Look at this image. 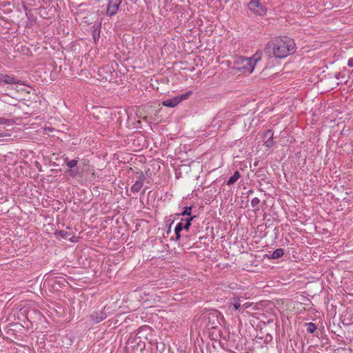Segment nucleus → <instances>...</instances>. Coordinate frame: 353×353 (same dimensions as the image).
Masks as SVG:
<instances>
[{
    "label": "nucleus",
    "mask_w": 353,
    "mask_h": 353,
    "mask_svg": "<svg viewBox=\"0 0 353 353\" xmlns=\"http://www.w3.org/2000/svg\"><path fill=\"white\" fill-rule=\"evenodd\" d=\"M268 49L274 57L283 59L295 52L296 44L292 39L283 37L269 43Z\"/></svg>",
    "instance_id": "1"
},
{
    "label": "nucleus",
    "mask_w": 353,
    "mask_h": 353,
    "mask_svg": "<svg viewBox=\"0 0 353 353\" xmlns=\"http://www.w3.org/2000/svg\"><path fill=\"white\" fill-rule=\"evenodd\" d=\"M259 59L260 58L256 56L252 57H236L234 61V68L239 71H243L251 74Z\"/></svg>",
    "instance_id": "2"
},
{
    "label": "nucleus",
    "mask_w": 353,
    "mask_h": 353,
    "mask_svg": "<svg viewBox=\"0 0 353 353\" xmlns=\"http://www.w3.org/2000/svg\"><path fill=\"white\" fill-rule=\"evenodd\" d=\"M248 9L259 16H263L267 12V8L264 5V0H251L248 3Z\"/></svg>",
    "instance_id": "3"
},
{
    "label": "nucleus",
    "mask_w": 353,
    "mask_h": 353,
    "mask_svg": "<svg viewBox=\"0 0 353 353\" xmlns=\"http://www.w3.org/2000/svg\"><path fill=\"white\" fill-rule=\"evenodd\" d=\"M192 91H188L184 94L163 101L162 104L165 107L174 108L181 101L187 99L192 94Z\"/></svg>",
    "instance_id": "4"
},
{
    "label": "nucleus",
    "mask_w": 353,
    "mask_h": 353,
    "mask_svg": "<svg viewBox=\"0 0 353 353\" xmlns=\"http://www.w3.org/2000/svg\"><path fill=\"white\" fill-rule=\"evenodd\" d=\"M243 298L241 296H234L228 299L227 307L228 311L233 314L237 311H241V305L243 302Z\"/></svg>",
    "instance_id": "5"
},
{
    "label": "nucleus",
    "mask_w": 353,
    "mask_h": 353,
    "mask_svg": "<svg viewBox=\"0 0 353 353\" xmlns=\"http://www.w3.org/2000/svg\"><path fill=\"white\" fill-rule=\"evenodd\" d=\"M121 3V0H109L106 11L107 15L110 17L115 15L119 10Z\"/></svg>",
    "instance_id": "6"
},
{
    "label": "nucleus",
    "mask_w": 353,
    "mask_h": 353,
    "mask_svg": "<svg viewBox=\"0 0 353 353\" xmlns=\"http://www.w3.org/2000/svg\"><path fill=\"white\" fill-rule=\"evenodd\" d=\"M3 84L23 85V83L21 81L17 79L13 76L0 73V85Z\"/></svg>",
    "instance_id": "7"
},
{
    "label": "nucleus",
    "mask_w": 353,
    "mask_h": 353,
    "mask_svg": "<svg viewBox=\"0 0 353 353\" xmlns=\"http://www.w3.org/2000/svg\"><path fill=\"white\" fill-rule=\"evenodd\" d=\"M106 318V314L103 311L93 312L90 315V319L93 323H99Z\"/></svg>",
    "instance_id": "8"
},
{
    "label": "nucleus",
    "mask_w": 353,
    "mask_h": 353,
    "mask_svg": "<svg viewBox=\"0 0 353 353\" xmlns=\"http://www.w3.org/2000/svg\"><path fill=\"white\" fill-rule=\"evenodd\" d=\"M143 176L140 175L139 179L131 186V191L133 192H138L143 187Z\"/></svg>",
    "instance_id": "9"
},
{
    "label": "nucleus",
    "mask_w": 353,
    "mask_h": 353,
    "mask_svg": "<svg viewBox=\"0 0 353 353\" xmlns=\"http://www.w3.org/2000/svg\"><path fill=\"white\" fill-rule=\"evenodd\" d=\"M265 136H269V138L267 141H265L264 143V145L268 148H270L271 147L273 146L274 145V141H273V133L272 132L271 130H267L265 134Z\"/></svg>",
    "instance_id": "10"
},
{
    "label": "nucleus",
    "mask_w": 353,
    "mask_h": 353,
    "mask_svg": "<svg viewBox=\"0 0 353 353\" xmlns=\"http://www.w3.org/2000/svg\"><path fill=\"white\" fill-rule=\"evenodd\" d=\"M66 161V165L70 168V169H72L73 168H74L77 163H78V159H72V160H68V159H65ZM69 174L71 176H74V172L72 170H69Z\"/></svg>",
    "instance_id": "11"
},
{
    "label": "nucleus",
    "mask_w": 353,
    "mask_h": 353,
    "mask_svg": "<svg viewBox=\"0 0 353 353\" xmlns=\"http://www.w3.org/2000/svg\"><path fill=\"white\" fill-rule=\"evenodd\" d=\"M241 174L239 171H236L234 174L230 177V179L227 181L228 185H233L234 183L237 181V180L240 178Z\"/></svg>",
    "instance_id": "12"
},
{
    "label": "nucleus",
    "mask_w": 353,
    "mask_h": 353,
    "mask_svg": "<svg viewBox=\"0 0 353 353\" xmlns=\"http://www.w3.org/2000/svg\"><path fill=\"white\" fill-rule=\"evenodd\" d=\"M283 250L281 248H278L272 252L271 258L274 259H279L283 255Z\"/></svg>",
    "instance_id": "13"
},
{
    "label": "nucleus",
    "mask_w": 353,
    "mask_h": 353,
    "mask_svg": "<svg viewBox=\"0 0 353 353\" xmlns=\"http://www.w3.org/2000/svg\"><path fill=\"white\" fill-rule=\"evenodd\" d=\"M305 325L307 327V331L310 334L314 333V331L316 330V325L312 322L306 323Z\"/></svg>",
    "instance_id": "14"
},
{
    "label": "nucleus",
    "mask_w": 353,
    "mask_h": 353,
    "mask_svg": "<svg viewBox=\"0 0 353 353\" xmlns=\"http://www.w3.org/2000/svg\"><path fill=\"white\" fill-rule=\"evenodd\" d=\"M10 134L8 132H0V142L7 141L10 139Z\"/></svg>",
    "instance_id": "15"
},
{
    "label": "nucleus",
    "mask_w": 353,
    "mask_h": 353,
    "mask_svg": "<svg viewBox=\"0 0 353 353\" xmlns=\"http://www.w3.org/2000/svg\"><path fill=\"white\" fill-rule=\"evenodd\" d=\"M192 206L185 207L184 208V210L180 214L182 215V216H185V215L186 216H190L192 214Z\"/></svg>",
    "instance_id": "16"
},
{
    "label": "nucleus",
    "mask_w": 353,
    "mask_h": 353,
    "mask_svg": "<svg viewBox=\"0 0 353 353\" xmlns=\"http://www.w3.org/2000/svg\"><path fill=\"white\" fill-rule=\"evenodd\" d=\"M194 218H195V216H192L190 217L189 219L187 220L185 224L184 225H183V228L185 230H188L190 225H191V222L194 219Z\"/></svg>",
    "instance_id": "17"
},
{
    "label": "nucleus",
    "mask_w": 353,
    "mask_h": 353,
    "mask_svg": "<svg viewBox=\"0 0 353 353\" xmlns=\"http://www.w3.org/2000/svg\"><path fill=\"white\" fill-rule=\"evenodd\" d=\"M252 305V303H250V302H245V303H241V311H243L244 310H246L248 308H249L250 307H251Z\"/></svg>",
    "instance_id": "18"
},
{
    "label": "nucleus",
    "mask_w": 353,
    "mask_h": 353,
    "mask_svg": "<svg viewBox=\"0 0 353 353\" xmlns=\"http://www.w3.org/2000/svg\"><path fill=\"white\" fill-rule=\"evenodd\" d=\"M260 203V200L257 197H254L251 201V205L253 208L256 207Z\"/></svg>",
    "instance_id": "19"
},
{
    "label": "nucleus",
    "mask_w": 353,
    "mask_h": 353,
    "mask_svg": "<svg viewBox=\"0 0 353 353\" xmlns=\"http://www.w3.org/2000/svg\"><path fill=\"white\" fill-rule=\"evenodd\" d=\"M182 229H183L182 223H178L175 226L174 232H180L182 230Z\"/></svg>",
    "instance_id": "20"
},
{
    "label": "nucleus",
    "mask_w": 353,
    "mask_h": 353,
    "mask_svg": "<svg viewBox=\"0 0 353 353\" xmlns=\"http://www.w3.org/2000/svg\"><path fill=\"white\" fill-rule=\"evenodd\" d=\"M347 65L350 68H353V58H350L347 61Z\"/></svg>",
    "instance_id": "21"
},
{
    "label": "nucleus",
    "mask_w": 353,
    "mask_h": 353,
    "mask_svg": "<svg viewBox=\"0 0 353 353\" xmlns=\"http://www.w3.org/2000/svg\"><path fill=\"white\" fill-rule=\"evenodd\" d=\"M8 121V119L3 117H0V125L5 124Z\"/></svg>",
    "instance_id": "22"
},
{
    "label": "nucleus",
    "mask_w": 353,
    "mask_h": 353,
    "mask_svg": "<svg viewBox=\"0 0 353 353\" xmlns=\"http://www.w3.org/2000/svg\"><path fill=\"white\" fill-rule=\"evenodd\" d=\"M174 232L176 234V239L179 240L180 239V236H181L180 232Z\"/></svg>",
    "instance_id": "23"
},
{
    "label": "nucleus",
    "mask_w": 353,
    "mask_h": 353,
    "mask_svg": "<svg viewBox=\"0 0 353 353\" xmlns=\"http://www.w3.org/2000/svg\"><path fill=\"white\" fill-rule=\"evenodd\" d=\"M339 75H340V73H338V74L336 75V79H339Z\"/></svg>",
    "instance_id": "24"
}]
</instances>
